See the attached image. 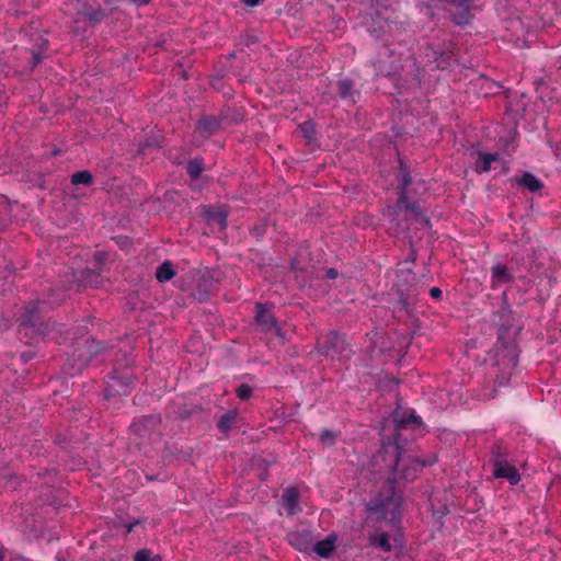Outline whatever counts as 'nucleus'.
I'll use <instances>...</instances> for the list:
<instances>
[{
  "label": "nucleus",
  "mask_w": 561,
  "mask_h": 561,
  "mask_svg": "<svg viewBox=\"0 0 561 561\" xmlns=\"http://www.w3.org/2000/svg\"><path fill=\"white\" fill-rule=\"evenodd\" d=\"M396 434L392 438H383L381 449L376 459L382 458L386 468L408 480H413L415 473L434 461L420 460L419 458H405L402 454L401 431L415 428L422 425L421 417L414 410L409 412L394 411L392 415Z\"/></svg>",
  "instance_id": "obj_1"
},
{
  "label": "nucleus",
  "mask_w": 561,
  "mask_h": 561,
  "mask_svg": "<svg viewBox=\"0 0 561 561\" xmlns=\"http://www.w3.org/2000/svg\"><path fill=\"white\" fill-rule=\"evenodd\" d=\"M433 1H434V0H420V2H421L423 5L428 7V8H431V7H432V2H433Z\"/></svg>",
  "instance_id": "obj_42"
},
{
  "label": "nucleus",
  "mask_w": 561,
  "mask_h": 561,
  "mask_svg": "<svg viewBox=\"0 0 561 561\" xmlns=\"http://www.w3.org/2000/svg\"><path fill=\"white\" fill-rule=\"evenodd\" d=\"M471 4V0H449L444 9L450 14L456 24L466 25L472 19Z\"/></svg>",
  "instance_id": "obj_7"
},
{
  "label": "nucleus",
  "mask_w": 561,
  "mask_h": 561,
  "mask_svg": "<svg viewBox=\"0 0 561 561\" xmlns=\"http://www.w3.org/2000/svg\"><path fill=\"white\" fill-rule=\"evenodd\" d=\"M335 541L336 536L329 535L325 539L318 541L314 545L313 550L318 556L322 558H329L335 548Z\"/></svg>",
  "instance_id": "obj_18"
},
{
  "label": "nucleus",
  "mask_w": 561,
  "mask_h": 561,
  "mask_svg": "<svg viewBox=\"0 0 561 561\" xmlns=\"http://www.w3.org/2000/svg\"><path fill=\"white\" fill-rule=\"evenodd\" d=\"M221 117L203 115L196 124V130L203 138H209L221 129Z\"/></svg>",
  "instance_id": "obj_10"
},
{
  "label": "nucleus",
  "mask_w": 561,
  "mask_h": 561,
  "mask_svg": "<svg viewBox=\"0 0 561 561\" xmlns=\"http://www.w3.org/2000/svg\"><path fill=\"white\" fill-rule=\"evenodd\" d=\"M436 67L442 70L450 69L457 64L454 50L439 51L435 54Z\"/></svg>",
  "instance_id": "obj_19"
},
{
  "label": "nucleus",
  "mask_w": 561,
  "mask_h": 561,
  "mask_svg": "<svg viewBox=\"0 0 561 561\" xmlns=\"http://www.w3.org/2000/svg\"><path fill=\"white\" fill-rule=\"evenodd\" d=\"M409 197L410 194H405L404 192L398 196L396 213L404 210L413 214L416 218L422 217L425 219L420 204L416 201H409Z\"/></svg>",
  "instance_id": "obj_15"
},
{
  "label": "nucleus",
  "mask_w": 561,
  "mask_h": 561,
  "mask_svg": "<svg viewBox=\"0 0 561 561\" xmlns=\"http://www.w3.org/2000/svg\"><path fill=\"white\" fill-rule=\"evenodd\" d=\"M93 182V176L91 174V172L87 171V170H83V171H79V172H76L71 175V183L73 185H91Z\"/></svg>",
  "instance_id": "obj_30"
},
{
  "label": "nucleus",
  "mask_w": 561,
  "mask_h": 561,
  "mask_svg": "<svg viewBox=\"0 0 561 561\" xmlns=\"http://www.w3.org/2000/svg\"><path fill=\"white\" fill-rule=\"evenodd\" d=\"M95 259L99 263L96 268H85L73 275V282L78 289L100 288L104 286L106 279L101 274V265L103 263L102 255L96 253Z\"/></svg>",
  "instance_id": "obj_4"
},
{
  "label": "nucleus",
  "mask_w": 561,
  "mask_h": 561,
  "mask_svg": "<svg viewBox=\"0 0 561 561\" xmlns=\"http://www.w3.org/2000/svg\"><path fill=\"white\" fill-rule=\"evenodd\" d=\"M298 127L306 139H314V124L311 121L304 122Z\"/></svg>",
  "instance_id": "obj_33"
},
{
  "label": "nucleus",
  "mask_w": 561,
  "mask_h": 561,
  "mask_svg": "<svg viewBox=\"0 0 561 561\" xmlns=\"http://www.w3.org/2000/svg\"><path fill=\"white\" fill-rule=\"evenodd\" d=\"M412 184V178L410 174V171L404 165L402 160H400V182L398 184L397 191L398 196H400L401 193L410 194L409 187Z\"/></svg>",
  "instance_id": "obj_23"
},
{
  "label": "nucleus",
  "mask_w": 561,
  "mask_h": 561,
  "mask_svg": "<svg viewBox=\"0 0 561 561\" xmlns=\"http://www.w3.org/2000/svg\"><path fill=\"white\" fill-rule=\"evenodd\" d=\"M399 300L397 304V308L400 310H404L410 312L411 306L414 304L417 297V288L411 286L404 291L402 288L398 287Z\"/></svg>",
  "instance_id": "obj_16"
},
{
  "label": "nucleus",
  "mask_w": 561,
  "mask_h": 561,
  "mask_svg": "<svg viewBox=\"0 0 561 561\" xmlns=\"http://www.w3.org/2000/svg\"><path fill=\"white\" fill-rule=\"evenodd\" d=\"M204 171V162L202 159L195 158L187 162L186 172L191 179L197 180Z\"/></svg>",
  "instance_id": "obj_27"
},
{
  "label": "nucleus",
  "mask_w": 561,
  "mask_h": 561,
  "mask_svg": "<svg viewBox=\"0 0 561 561\" xmlns=\"http://www.w3.org/2000/svg\"><path fill=\"white\" fill-rule=\"evenodd\" d=\"M336 92L341 100L347 101L350 104L356 103L359 92L355 89V84L351 79L344 78L336 82Z\"/></svg>",
  "instance_id": "obj_14"
},
{
  "label": "nucleus",
  "mask_w": 561,
  "mask_h": 561,
  "mask_svg": "<svg viewBox=\"0 0 561 561\" xmlns=\"http://www.w3.org/2000/svg\"><path fill=\"white\" fill-rule=\"evenodd\" d=\"M339 275L337 271L335 268H329L325 273V276L330 279L336 278Z\"/></svg>",
  "instance_id": "obj_38"
},
{
  "label": "nucleus",
  "mask_w": 561,
  "mask_h": 561,
  "mask_svg": "<svg viewBox=\"0 0 561 561\" xmlns=\"http://www.w3.org/2000/svg\"><path fill=\"white\" fill-rule=\"evenodd\" d=\"M175 276L173 264L170 261H164L156 270V278L160 282H168Z\"/></svg>",
  "instance_id": "obj_26"
},
{
  "label": "nucleus",
  "mask_w": 561,
  "mask_h": 561,
  "mask_svg": "<svg viewBox=\"0 0 561 561\" xmlns=\"http://www.w3.org/2000/svg\"><path fill=\"white\" fill-rule=\"evenodd\" d=\"M506 460H508L507 448L501 442L494 443L490 453V462L492 467L501 465Z\"/></svg>",
  "instance_id": "obj_21"
},
{
  "label": "nucleus",
  "mask_w": 561,
  "mask_h": 561,
  "mask_svg": "<svg viewBox=\"0 0 561 561\" xmlns=\"http://www.w3.org/2000/svg\"><path fill=\"white\" fill-rule=\"evenodd\" d=\"M236 393H237V397L240 400L245 401V400H249L252 397L253 388L250 385H248V383H241L236 389Z\"/></svg>",
  "instance_id": "obj_34"
},
{
  "label": "nucleus",
  "mask_w": 561,
  "mask_h": 561,
  "mask_svg": "<svg viewBox=\"0 0 561 561\" xmlns=\"http://www.w3.org/2000/svg\"><path fill=\"white\" fill-rule=\"evenodd\" d=\"M159 422L160 419L157 415H142L133 422L130 430L140 438H145L158 426Z\"/></svg>",
  "instance_id": "obj_9"
},
{
  "label": "nucleus",
  "mask_w": 561,
  "mask_h": 561,
  "mask_svg": "<svg viewBox=\"0 0 561 561\" xmlns=\"http://www.w3.org/2000/svg\"><path fill=\"white\" fill-rule=\"evenodd\" d=\"M135 385V378L129 374L117 376L114 375L111 378V382L107 383L106 394L107 396H127Z\"/></svg>",
  "instance_id": "obj_8"
},
{
  "label": "nucleus",
  "mask_w": 561,
  "mask_h": 561,
  "mask_svg": "<svg viewBox=\"0 0 561 561\" xmlns=\"http://www.w3.org/2000/svg\"><path fill=\"white\" fill-rule=\"evenodd\" d=\"M291 268H293V270H297V268H298V266H297V262H296V261H293V262H291Z\"/></svg>",
  "instance_id": "obj_43"
},
{
  "label": "nucleus",
  "mask_w": 561,
  "mask_h": 561,
  "mask_svg": "<svg viewBox=\"0 0 561 561\" xmlns=\"http://www.w3.org/2000/svg\"><path fill=\"white\" fill-rule=\"evenodd\" d=\"M495 382H496L499 386H503V381H501L499 378L495 380Z\"/></svg>",
  "instance_id": "obj_44"
},
{
  "label": "nucleus",
  "mask_w": 561,
  "mask_h": 561,
  "mask_svg": "<svg viewBox=\"0 0 561 561\" xmlns=\"http://www.w3.org/2000/svg\"><path fill=\"white\" fill-rule=\"evenodd\" d=\"M299 496V490L296 486H288L283 491V505L288 516H294L301 512Z\"/></svg>",
  "instance_id": "obj_13"
},
{
  "label": "nucleus",
  "mask_w": 561,
  "mask_h": 561,
  "mask_svg": "<svg viewBox=\"0 0 561 561\" xmlns=\"http://www.w3.org/2000/svg\"><path fill=\"white\" fill-rule=\"evenodd\" d=\"M66 296L62 294L58 299L51 300V304H61L65 300Z\"/></svg>",
  "instance_id": "obj_41"
},
{
  "label": "nucleus",
  "mask_w": 561,
  "mask_h": 561,
  "mask_svg": "<svg viewBox=\"0 0 561 561\" xmlns=\"http://www.w3.org/2000/svg\"><path fill=\"white\" fill-rule=\"evenodd\" d=\"M514 282L512 271L504 264L497 263L491 267V288L497 289L502 285Z\"/></svg>",
  "instance_id": "obj_11"
},
{
  "label": "nucleus",
  "mask_w": 561,
  "mask_h": 561,
  "mask_svg": "<svg viewBox=\"0 0 561 561\" xmlns=\"http://www.w3.org/2000/svg\"><path fill=\"white\" fill-rule=\"evenodd\" d=\"M151 0H133V3L138 5V7H141V5H146L150 2Z\"/></svg>",
  "instance_id": "obj_40"
},
{
  "label": "nucleus",
  "mask_w": 561,
  "mask_h": 561,
  "mask_svg": "<svg viewBox=\"0 0 561 561\" xmlns=\"http://www.w3.org/2000/svg\"><path fill=\"white\" fill-rule=\"evenodd\" d=\"M263 0H243V2L251 8H254L260 4Z\"/></svg>",
  "instance_id": "obj_39"
},
{
  "label": "nucleus",
  "mask_w": 561,
  "mask_h": 561,
  "mask_svg": "<svg viewBox=\"0 0 561 561\" xmlns=\"http://www.w3.org/2000/svg\"><path fill=\"white\" fill-rule=\"evenodd\" d=\"M497 160L499 154L496 153H480V163L477 164L476 171L489 172L491 170L492 162Z\"/></svg>",
  "instance_id": "obj_29"
},
{
  "label": "nucleus",
  "mask_w": 561,
  "mask_h": 561,
  "mask_svg": "<svg viewBox=\"0 0 561 561\" xmlns=\"http://www.w3.org/2000/svg\"><path fill=\"white\" fill-rule=\"evenodd\" d=\"M48 46V41L45 38H42L41 44L38 45V48L36 50H32V60H31V70H33L35 67H37L43 59L46 57L44 51L46 50Z\"/></svg>",
  "instance_id": "obj_28"
},
{
  "label": "nucleus",
  "mask_w": 561,
  "mask_h": 561,
  "mask_svg": "<svg viewBox=\"0 0 561 561\" xmlns=\"http://www.w3.org/2000/svg\"><path fill=\"white\" fill-rule=\"evenodd\" d=\"M238 417L237 410H229L225 414H222L217 423L218 428L221 433L227 434L236 423Z\"/></svg>",
  "instance_id": "obj_25"
},
{
  "label": "nucleus",
  "mask_w": 561,
  "mask_h": 561,
  "mask_svg": "<svg viewBox=\"0 0 561 561\" xmlns=\"http://www.w3.org/2000/svg\"><path fill=\"white\" fill-rule=\"evenodd\" d=\"M255 320L260 330L264 333H274L280 340L284 339L282 329L277 324V320L272 312V305L255 304Z\"/></svg>",
  "instance_id": "obj_5"
},
{
  "label": "nucleus",
  "mask_w": 561,
  "mask_h": 561,
  "mask_svg": "<svg viewBox=\"0 0 561 561\" xmlns=\"http://www.w3.org/2000/svg\"><path fill=\"white\" fill-rule=\"evenodd\" d=\"M0 561H3V556L0 553Z\"/></svg>",
  "instance_id": "obj_45"
},
{
  "label": "nucleus",
  "mask_w": 561,
  "mask_h": 561,
  "mask_svg": "<svg viewBox=\"0 0 561 561\" xmlns=\"http://www.w3.org/2000/svg\"><path fill=\"white\" fill-rule=\"evenodd\" d=\"M335 437H336V435L332 431L324 430V431H322V433L320 435V440H321V443H323L328 446H331L334 444Z\"/></svg>",
  "instance_id": "obj_35"
},
{
  "label": "nucleus",
  "mask_w": 561,
  "mask_h": 561,
  "mask_svg": "<svg viewBox=\"0 0 561 561\" xmlns=\"http://www.w3.org/2000/svg\"><path fill=\"white\" fill-rule=\"evenodd\" d=\"M492 474L495 479H506L511 485H517L522 480L520 473L508 460L493 467Z\"/></svg>",
  "instance_id": "obj_12"
},
{
  "label": "nucleus",
  "mask_w": 561,
  "mask_h": 561,
  "mask_svg": "<svg viewBox=\"0 0 561 561\" xmlns=\"http://www.w3.org/2000/svg\"><path fill=\"white\" fill-rule=\"evenodd\" d=\"M103 350L100 342L91 339L85 341V351L79 350V358L88 364L94 356L101 353Z\"/></svg>",
  "instance_id": "obj_17"
},
{
  "label": "nucleus",
  "mask_w": 561,
  "mask_h": 561,
  "mask_svg": "<svg viewBox=\"0 0 561 561\" xmlns=\"http://www.w3.org/2000/svg\"><path fill=\"white\" fill-rule=\"evenodd\" d=\"M369 542L374 547L380 548L385 552L392 550L389 535L386 531L377 530L369 536Z\"/></svg>",
  "instance_id": "obj_20"
},
{
  "label": "nucleus",
  "mask_w": 561,
  "mask_h": 561,
  "mask_svg": "<svg viewBox=\"0 0 561 561\" xmlns=\"http://www.w3.org/2000/svg\"><path fill=\"white\" fill-rule=\"evenodd\" d=\"M318 348L321 355L339 360L348 358L351 353L345 337L336 331L319 339Z\"/></svg>",
  "instance_id": "obj_3"
},
{
  "label": "nucleus",
  "mask_w": 561,
  "mask_h": 561,
  "mask_svg": "<svg viewBox=\"0 0 561 561\" xmlns=\"http://www.w3.org/2000/svg\"><path fill=\"white\" fill-rule=\"evenodd\" d=\"M134 561H162L160 554H154L150 549H140L134 554Z\"/></svg>",
  "instance_id": "obj_31"
},
{
  "label": "nucleus",
  "mask_w": 561,
  "mask_h": 561,
  "mask_svg": "<svg viewBox=\"0 0 561 561\" xmlns=\"http://www.w3.org/2000/svg\"><path fill=\"white\" fill-rule=\"evenodd\" d=\"M519 185L526 187L533 193L539 192L543 187V183L541 182V180L529 172H525L522 175L519 180Z\"/></svg>",
  "instance_id": "obj_24"
},
{
  "label": "nucleus",
  "mask_w": 561,
  "mask_h": 561,
  "mask_svg": "<svg viewBox=\"0 0 561 561\" xmlns=\"http://www.w3.org/2000/svg\"><path fill=\"white\" fill-rule=\"evenodd\" d=\"M140 524V520L139 519H134L133 522L128 523L125 525L126 527V534H130L134 528Z\"/></svg>",
  "instance_id": "obj_37"
},
{
  "label": "nucleus",
  "mask_w": 561,
  "mask_h": 561,
  "mask_svg": "<svg viewBox=\"0 0 561 561\" xmlns=\"http://www.w3.org/2000/svg\"><path fill=\"white\" fill-rule=\"evenodd\" d=\"M82 14L93 23H99L105 18V13L100 7L83 11Z\"/></svg>",
  "instance_id": "obj_32"
},
{
  "label": "nucleus",
  "mask_w": 561,
  "mask_h": 561,
  "mask_svg": "<svg viewBox=\"0 0 561 561\" xmlns=\"http://www.w3.org/2000/svg\"><path fill=\"white\" fill-rule=\"evenodd\" d=\"M430 295H431V297H432V298H434V299H439V298L442 297L443 293H442L440 288H438V287H432V288L430 289Z\"/></svg>",
  "instance_id": "obj_36"
},
{
  "label": "nucleus",
  "mask_w": 561,
  "mask_h": 561,
  "mask_svg": "<svg viewBox=\"0 0 561 561\" xmlns=\"http://www.w3.org/2000/svg\"><path fill=\"white\" fill-rule=\"evenodd\" d=\"M41 301H31L24 307L23 313L19 317L21 328H32L37 334H45L46 327L42 321Z\"/></svg>",
  "instance_id": "obj_6"
},
{
  "label": "nucleus",
  "mask_w": 561,
  "mask_h": 561,
  "mask_svg": "<svg viewBox=\"0 0 561 561\" xmlns=\"http://www.w3.org/2000/svg\"><path fill=\"white\" fill-rule=\"evenodd\" d=\"M205 214L207 220L217 225L219 230H225L227 228L228 215L225 210H214L211 208H207Z\"/></svg>",
  "instance_id": "obj_22"
},
{
  "label": "nucleus",
  "mask_w": 561,
  "mask_h": 561,
  "mask_svg": "<svg viewBox=\"0 0 561 561\" xmlns=\"http://www.w3.org/2000/svg\"><path fill=\"white\" fill-rule=\"evenodd\" d=\"M402 496L396 490L393 481H387L379 493L366 505L367 512L377 522L386 520L396 525L401 518Z\"/></svg>",
  "instance_id": "obj_2"
}]
</instances>
